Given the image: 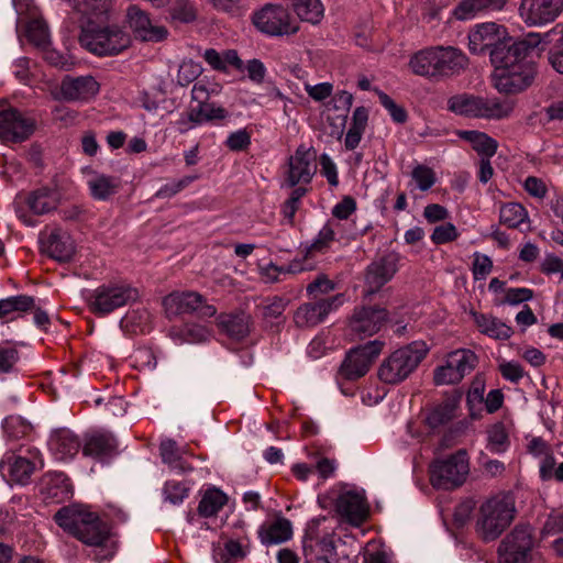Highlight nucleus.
<instances>
[{"instance_id": "39", "label": "nucleus", "mask_w": 563, "mask_h": 563, "mask_svg": "<svg viewBox=\"0 0 563 563\" xmlns=\"http://www.w3.org/2000/svg\"><path fill=\"white\" fill-rule=\"evenodd\" d=\"M228 503V497L218 488L207 489L198 505V514L209 518L216 516Z\"/></svg>"}, {"instance_id": "22", "label": "nucleus", "mask_w": 563, "mask_h": 563, "mask_svg": "<svg viewBox=\"0 0 563 563\" xmlns=\"http://www.w3.org/2000/svg\"><path fill=\"white\" fill-rule=\"evenodd\" d=\"M342 303L341 296L301 305L295 312L294 321L300 328L314 327Z\"/></svg>"}, {"instance_id": "13", "label": "nucleus", "mask_w": 563, "mask_h": 563, "mask_svg": "<svg viewBox=\"0 0 563 563\" xmlns=\"http://www.w3.org/2000/svg\"><path fill=\"white\" fill-rule=\"evenodd\" d=\"M163 306L169 319L191 313L199 318H210L217 313V308L207 303L197 291H174L164 298Z\"/></svg>"}, {"instance_id": "12", "label": "nucleus", "mask_w": 563, "mask_h": 563, "mask_svg": "<svg viewBox=\"0 0 563 563\" xmlns=\"http://www.w3.org/2000/svg\"><path fill=\"white\" fill-rule=\"evenodd\" d=\"M383 346L384 342L374 340L351 349L339 367L338 379L356 380L366 375Z\"/></svg>"}, {"instance_id": "11", "label": "nucleus", "mask_w": 563, "mask_h": 563, "mask_svg": "<svg viewBox=\"0 0 563 563\" xmlns=\"http://www.w3.org/2000/svg\"><path fill=\"white\" fill-rule=\"evenodd\" d=\"M470 473L468 456L465 450H459L445 460L435 461L430 466V482L439 489H452L461 486Z\"/></svg>"}, {"instance_id": "28", "label": "nucleus", "mask_w": 563, "mask_h": 563, "mask_svg": "<svg viewBox=\"0 0 563 563\" xmlns=\"http://www.w3.org/2000/svg\"><path fill=\"white\" fill-rule=\"evenodd\" d=\"M49 446L57 460L65 461L78 453L81 443L70 430L59 429L52 434Z\"/></svg>"}, {"instance_id": "8", "label": "nucleus", "mask_w": 563, "mask_h": 563, "mask_svg": "<svg viewBox=\"0 0 563 563\" xmlns=\"http://www.w3.org/2000/svg\"><path fill=\"white\" fill-rule=\"evenodd\" d=\"M96 22H87L81 24V33L79 35V43L89 52L99 55H118L130 46V36L118 27H103L95 26Z\"/></svg>"}, {"instance_id": "34", "label": "nucleus", "mask_w": 563, "mask_h": 563, "mask_svg": "<svg viewBox=\"0 0 563 563\" xmlns=\"http://www.w3.org/2000/svg\"><path fill=\"white\" fill-rule=\"evenodd\" d=\"M35 308V299L32 296L19 295L0 300V319L14 320L22 313Z\"/></svg>"}, {"instance_id": "46", "label": "nucleus", "mask_w": 563, "mask_h": 563, "mask_svg": "<svg viewBox=\"0 0 563 563\" xmlns=\"http://www.w3.org/2000/svg\"><path fill=\"white\" fill-rule=\"evenodd\" d=\"M509 446V438L505 426L501 422L493 424L487 430V449L492 453H503Z\"/></svg>"}, {"instance_id": "15", "label": "nucleus", "mask_w": 563, "mask_h": 563, "mask_svg": "<svg viewBox=\"0 0 563 563\" xmlns=\"http://www.w3.org/2000/svg\"><path fill=\"white\" fill-rule=\"evenodd\" d=\"M477 364V356L471 350H456L449 353L445 363L435 367L433 382L435 385L459 384Z\"/></svg>"}, {"instance_id": "26", "label": "nucleus", "mask_w": 563, "mask_h": 563, "mask_svg": "<svg viewBox=\"0 0 563 563\" xmlns=\"http://www.w3.org/2000/svg\"><path fill=\"white\" fill-rule=\"evenodd\" d=\"M43 253L58 262H68L75 253L74 243L68 234L54 229L46 238L41 239Z\"/></svg>"}, {"instance_id": "35", "label": "nucleus", "mask_w": 563, "mask_h": 563, "mask_svg": "<svg viewBox=\"0 0 563 563\" xmlns=\"http://www.w3.org/2000/svg\"><path fill=\"white\" fill-rule=\"evenodd\" d=\"M220 328L233 340H242L250 332V317L240 314H223L219 317Z\"/></svg>"}, {"instance_id": "41", "label": "nucleus", "mask_w": 563, "mask_h": 563, "mask_svg": "<svg viewBox=\"0 0 563 563\" xmlns=\"http://www.w3.org/2000/svg\"><path fill=\"white\" fill-rule=\"evenodd\" d=\"M499 222L509 229H518L529 222L528 211L518 202L504 203L499 210Z\"/></svg>"}, {"instance_id": "25", "label": "nucleus", "mask_w": 563, "mask_h": 563, "mask_svg": "<svg viewBox=\"0 0 563 563\" xmlns=\"http://www.w3.org/2000/svg\"><path fill=\"white\" fill-rule=\"evenodd\" d=\"M338 514L347 522L360 526L368 516L365 498L356 492L342 493L335 503Z\"/></svg>"}, {"instance_id": "42", "label": "nucleus", "mask_w": 563, "mask_h": 563, "mask_svg": "<svg viewBox=\"0 0 563 563\" xmlns=\"http://www.w3.org/2000/svg\"><path fill=\"white\" fill-rule=\"evenodd\" d=\"M463 136L465 140L471 142L473 148L482 155V158H490L496 154L498 143L486 133L478 131H465L463 132Z\"/></svg>"}, {"instance_id": "6", "label": "nucleus", "mask_w": 563, "mask_h": 563, "mask_svg": "<svg viewBox=\"0 0 563 563\" xmlns=\"http://www.w3.org/2000/svg\"><path fill=\"white\" fill-rule=\"evenodd\" d=\"M448 109L459 115L483 119L507 118L514 110L512 102L498 98H484L461 93L448 100Z\"/></svg>"}, {"instance_id": "31", "label": "nucleus", "mask_w": 563, "mask_h": 563, "mask_svg": "<svg viewBox=\"0 0 563 563\" xmlns=\"http://www.w3.org/2000/svg\"><path fill=\"white\" fill-rule=\"evenodd\" d=\"M87 22H102L111 7V0H67Z\"/></svg>"}, {"instance_id": "61", "label": "nucleus", "mask_w": 563, "mask_h": 563, "mask_svg": "<svg viewBox=\"0 0 563 563\" xmlns=\"http://www.w3.org/2000/svg\"><path fill=\"white\" fill-rule=\"evenodd\" d=\"M311 253L306 252L301 258H294L286 266H282L285 274H297L305 271H311L314 268V263L310 257Z\"/></svg>"}, {"instance_id": "47", "label": "nucleus", "mask_w": 563, "mask_h": 563, "mask_svg": "<svg viewBox=\"0 0 563 563\" xmlns=\"http://www.w3.org/2000/svg\"><path fill=\"white\" fill-rule=\"evenodd\" d=\"M26 36L30 42L38 47L49 44V32L46 22L42 19H33L27 23Z\"/></svg>"}, {"instance_id": "5", "label": "nucleus", "mask_w": 563, "mask_h": 563, "mask_svg": "<svg viewBox=\"0 0 563 563\" xmlns=\"http://www.w3.org/2000/svg\"><path fill=\"white\" fill-rule=\"evenodd\" d=\"M514 501L507 496H494L479 507L477 532L485 541L497 539L515 518Z\"/></svg>"}, {"instance_id": "30", "label": "nucleus", "mask_w": 563, "mask_h": 563, "mask_svg": "<svg viewBox=\"0 0 563 563\" xmlns=\"http://www.w3.org/2000/svg\"><path fill=\"white\" fill-rule=\"evenodd\" d=\"M258 537L265 545L286 542L292 537L291 522L286 518H277L274 522L262 526Z\"/></svg>"}, {"instance_id": "1", "label": "nucleus", "mask_w": 563, "mask_h": 563, "mask_svg": "<svg viewBox=\"0 0 563 563\" xmlns=\"http://www.w3.org/2000/svg\"><path fill=\"white\" fill-rule=\"evenodd\" d=\"M539 43V34L531 33L523 40L507 35L490 52V62L496 68L494 86L499 92L517 93L531 84L534 70L527 58Z\"/></svg>"}, {"instance_id": "17", "label": "nucleus", "mask_w": 563, "mask_h": 563, "mask_svg": "<svg viewBox=\"0 0 563 563\" xmlns=\"http://www.w3.org/2000/svg\"><path fill=\"white\" fill-rule=\"evenodd\" d=\"M129 25L136 40L158 43L167 38L168 30L153 20L136 5H130L126 11Z\"/></svg>"}, {"instance_id": "14", "label": "nucleus", "mask_w": 563, "mask_h": 563, "mask_svg": "<svg viewBox=\"0 0 563 563\" xmlns=\"http://www.w3.org/2000/svg\"><path fill=\"white\" fill-rule=\"evenodd\" d=\"M36 121L13 107L0 104V140L3 143H21L31 137Z\"/></svg>"}, {"instance_id": "56", "label": "nucleus", "mask_w": 563, "mask_h": 563, "mask_svg": "<svg viewBox=\"0 0 563 563\" xmlns=\"http://www.w3.org/2000/svg\"><path fill=\"white\" fill-rule=\"evenodd\" d=\"M19 351L9 344L0 345V373H10L19 361Z\"/></svg>"}, {"instance_id": "50", "label": "nucleus", "mask_w": 563, "mask_h": 563, "mask_svg": "<svg viewBox=\"0 0 563 563\" xmlns=\"http://www.w3.org/2000/svg\"><path fill=\"white\" fill-rule=\"evenodd\" d=\"M190 487L187 482L167 481L164 485V496L169 503L177 505L188 497Z\"/></svg>"}, {"instance_id": "29", "label": "nucleus", "mask_w": 563, "mask_h": 563, "mask_svg": "<svg viewBox=\"0 0 563 563\" xmlns=\"http://www.w3.org/2000/svg\"><path fill=\"white\" fill-rule=\"evenodd\" d=\"M509 0H463L454 9L457 20H468L481 13H492L505 8Z\"/></svg>"}, {"instance_id": "2", "label": "nucleus", "mask_w": 563, "mask_h": 563, "mask_svg": "<svg viewBox=\"0 0 563 563\" xmlns=\"http://www.w3.org/2000/svg\"><path fill=\"white\" fill-rule=\"evenodd\" d=\"M55 522L88 547H103L110 538V527L100 517L81 506L60 508L54 515Z\"/></svg>"}, {"instance_id": "55", "label": "nucleus", "mask_w": 563, "mask_h": 563, "mask_svg": "<svg viewBox=\"0 0 563 563\" xmlns=\"http://www.w3.org/2000/svg\"><path fill=\"white\" fill-rule=\"evenodd\" d=\"M412 178L422 191L429 190L435 183L434 172L424 165H417L411 173Z\"/></svg>"}, {"instance_id": "44", "label": "nucleus", "mask_w": 563, "mask_h": 563, "mask_svg": "<svg viewBox=\"0 0 563 563\" xmlns=\"http://www.w3.org/2000/svg\"><path fill=\"white\" fill-rule=\"evenodd\" d=\"M246 555L245 547L236 540H228L223 548L218 547L213 550V559L217 563H232L243 560Z\"/></svg>"}, {"instance_id": "53", "label": "nucleus", "mask_w": 563, "mask_h": 563, "mask_svg": "<svg viewBox=\"0 0 563 563\" xmlns=\"http://www.w3.org/2000/svg\"><path fill=\"white\" fill-rule=\"evenodd\" d=\"M373 90L377 93L379 102L389 112L395 122L405 123L407 121L408 115L404 107L398 106L387 93L378 88Z\"/></svg>"}, {"instance_id": "52", "label": "nucleus", "mask_w": 563, "mask_h": 563, "mask_svg": "<svg viewBox=\"0 0 563 563\" xmlns=\"http://www.w3.org/2000/svg\"><path fill=\"white\" fill-rule=\"evenodd\" d=\"M202 67L199 63L188 59L184 60L177 73V82L185 87L195 81L201 74Z\"/></svg>"}, {"instance_id": "9", "label": "nucleus", "mask_w": 563, "mask_h": 563, "mask_svg": "<svg viewBox=\"0 0 563 563\" xmlns=\"http://www.w3.org/2000/svg\"><path fill=\"white\" fill-rule=\"evenodd\" d=\"M139 291L125 283L102 284L93 289L87 299V305L95 316L103 317L115 309L136 301Z\"/></svg>"}, {"instance_id": "7", "label": "nucleus", "mask_w": 563, "mask_h": 563, "mask_svg": "<svg viewBox=\"0 0 563 563\" xmlns=\"http://www.w3.org/2000/svg\"><path fill=\"white\" fill-rule=\"evenodd\" d=\"M251 22L260 33L271 37L289 36L299 31V23L282 3L268 2L254 10Z\"/></svg>"}, {"instance_id": "62", "label": "nucleus", "mask_w": 563, "mask_h": 563, "mask_svg": "<svg viewBox=\"0 0 563 563\" xmlns=\"http://www.w3.org/2000/svg\"><path fill=\"white\" fill-rule=\"evenodd\" d=\"M251 144V135L246 130L233 132L227 139L225 145L231 151H243Z\"/></svg>"}, {"instance_id": "54", "label": "nucleus", "mask_w": 563, "mask_h": 563, "mask_svg": "<svg viewBox=\"0 0 563 563\" xmlns=\"http://www.w3.org/2000/svg\"><path fill=\"white\" fill-rule=\"evenodd\" d=\"M335 232L332 227L328 223L325 224L318 233L316 240L307 249L308 253L319 252L323 253L329 247L330 244L334 241Z\"/></svg>"}, {"instance_id": "51", "label": "nucleus", "mask_w": 563, "mask_h": 563, "mask_svg": "<svg viewBox=\"0 0 563 563\" xmlns=\"http://www.w3.org/2000/svg\"><path fill=\"white\" fill-rule=\"evenodd\" d=\"M221 89L222 87L218 82L201 79L194 85L191 98L198 103H202L208 101L210 96L219 95Z\"/></svg>"}, {"instance_id": "4", "label": "nucleus", "mask_w": 563, "mask_h": 563, "mask_svg": "<svg viewBox=\"0 0 563 563\" xmlns=\"http://www.w3.org/2000/svg\"><path fill=\"white\" fill-rule=\"evenodd\" d=\"M429 353L424 341H413L386 356L377 369L378 379L388 385H398L409 378Z\"/></svg>"}, {"instance_id": "59", "label": "nucleus", "mask_w": 563, "mask_h": 563, "mask_svg": "<svg viewBox=\"0 0 563 563\" xmlns=\"http://www.w3.org/2000/svg\"><path fill=\"white\" fill-rule=\"evenodd\" d=\"M493 269V261L489 256L479 253L474 254L473 275L475 279L485 278Z\"/></svg>"}, {"instance_id": "32", "label": "nucleus", "mask_w": 563, "mask_h": 563, "mask_svg": "<svg viewBox=\"0 0 563 563\" xmlns=\"http://www.w3.org/2000/svg\"><path fill=\"white\" fill-rule=\"evenodd\" d=\"M58 201V192L48 187L32 191L27 198V205L35 214H44L56 209Z\"/></svg>"}, {"instance_id": "48", "label": "nucleus", "mask_w": 563, "mask_h": 563, "mask_svg": "<svg viewBox=\"0 0 563 563\" xmlns=\"http://www.w3.org/2000/svg\"><path fill=\"white\" fill-rule=\"evenodd\" d=\"M168 12L173 21L180 23H190L197 18V11L188 0L173 1Z\"/></svg>"}, {"instance_id": "20", "label": "nucleus", "mask_w": 563, "mask_h": 563, "mask_svg": "<svg viewBox=\"0 0 563 563\" xmlns=\"http://www.w3.org/2000/svg\"><path fill=\"white\" fill-rule=\"evenodd\" d=\"M387 319L388 312L385 308H356L350 319V329L358 339H363L377 333Z\"/></svg>"}, {"instance_id": "27", "label": "nucleus", "mask_w": 563, "mask_h": 563, "mask_svg": "<svg viewBox=\"0 0 563 563\" xmlns=\"http://www.w3.org/2000/svg\"><path fill=\"white\" fill-rule=\"evenodd\" d=\"M118 443L111 433L95 432L88 434L82 445L85 456L106 459L117 453Z\"/></svg>"}, {"instance_id": "38", "label": "nucleus", "mask_w": 563, "mask_h": 563, "mask_svg": "<svg viewBox=\"0 0 563 563\" xmlns=\"http://www.w3.org/2000/svg\"><path fill=\"white\" fill-rule=\"evenodd\" d=\"M297 16L305 22L318 24L324 15L321 0H289Z\"/></svg>"}, {"instance_id": "10", "label": "nucleus", "mask_w": 563, "mask_h": 563, "mask_svg": "<svg viewBox=\"0 0 563 563\" xmlns=\"http://www.w3.org/2000/svg\"><path fill=\"white\" fill-rule=\"evenodd\" d=\"M536 538L533 528L519 523L507 533L498 547L499 563H530L534 556Z\"/></svg>"}, {"instance_id": "19", "label": "nucleus", "mask_w": 563, "mask_h": 563, "mask_svg": "<svg viewBox=\"0 0 563 563\" xmlns=\"http://www.w3.org/2000/svg\"><path fill=\"white\" fill-rule=\"evenodd\" d=\"M506 36L507 31L503 25L495 22L478 24L468 34L470 51L475 55L490 56V52L499 46Z\"/></svg>"}, {"instance_id": "63", "label": "nucleus", "mask_w": 563, "mask_h": 563, "mask_svg": "<svg viewBox=\"0 0 563 563\" xmlns=\"http://www.w3.org/2000/svg\"><path fill=\"white\" fill-rule=\"evenodd\" d=\"M356 210V202L351 196L344 197L332 209V214L336 219L346 220Z\"/></svg>"}, {"instance_id": "36", "label": "nucleus", "mask_w": 563, "mask_h": 563, "mask_svg": "<svg viewBox=\"0 0 563 563\" xmlns=\"http://www.w3.org/2000/svg\"><path fill=\"white\" fill-rule=\"evenodd\" d=\"M474 319L479 331L493 339L507 340L512 334V329L495 317L474 314Z\"/></svg>"}, {"instance_id": "37", "label": "nucleus", "mask_w": 563, "mask_h": 563, "mask_svg": "<svg viewBox=\"0 0 563 563\" xmlns=\"http://www.w3.org/2000/svg\"><path fill=\"white\" fill-rule=\"evenodd\" d=\"M368 121V110L365 107H357L352 115L351 126L345 135L344 144L350 151L357 147L362 140Z\"/></svg>"}, {"instance_id": "57", "label": "nucleus", "mask_w": 563, "mask_h": 563, "mask_svg": "<svg viewBox=\"0 0 563 563\" xmlns=\"http://www.w3.org/2000/svg\"><path fill=\"white\" fill-rule=\"evenodd\" d=\"M195 179L196 176H185L179 180L168 183L156 191L155 197L170 198L189 186Z\"/></svg>"}, {"instance_id": "40", "label": "nucleus", "mask_w": 563, "mask_h": 563, "mask_svg": "<svg viewBox=\"0 0 563 563\" xmlns=\"http://www.w3.org/2000/svg\"><path fill=\"white\" fill-rule=\"evenodd\" d=\"M91 196L97 200H107L117 191L120 187V180L117 177L96 175L88 181Z\"/></svg>"}, {"instance_id": "60", "label": "nucleus", "mask_w": 563, "mask_h": 563, "mask_svg": "<svg viewBox=\"0 0 563 563\" xmlns=\"http://www.w3.org/2000/svg\"><path fill=\"white\" fill-rule=\"evenodd\" d=\"M501 376L511 382L518 383L525 374L522 366L517 362H501L498 366Z\"/></svg>"}, {"instance_id": "16", "label": "nucleus", "mask_w": 563, "mask_h": 563, "mask_svg": "<svg viewBox=\"0 0 563 563\" xmlns=\"http://www.w3.org/2000/svg\"><path fill=\"white\" fill-rule=\"evenodd\" d=\"M519 15L528 26H542L563 12V0H521Z\"/></svg>"}, {"instance_id": "58", "label": "nucleus", "mask_w": 563, "mask_h": 563, "mask_svg": "<svg viewBox=\"0 0 563 563\" xmlns=\"http://www.w3.org/2000/svg\"><path fill=\"white\" fill-rule=\"evenodd\" d=\"M457 236L455 225L448 222L434 228L431 240L434 244H444L454 241Z\"/></svg>"}, {"instance_id": "43", "label": "nucleus", "mask_w": 563, "mask_h": 563, "mask_svg": "<svg viewBox=\"0 0 563 563\" xmlns=\"http://www.w3.org/2000/svg\"><path fill=\"white\" fill-rule=\"evenodd\" d=\"M172 335L183 343H201L209 340L211 333L201 324L188 323L179 329H173Z\"/></svg>"}, {"instance_id": "33", "label": "nucleus", "mask_w": 563, "mask_h": 563, "mask_svg": "<svg viewBox=\"0 0 563 563\" xmlns=\"http://www.w3.org/2000/svg\"><path fill=\"white\" fill-rule=\"evenodd\" d=\"M459 400L460 397L446 398L433 407L424 419L426 424L430 429L435 430L450 422L455 417Z\"/></svg>"}, {"instance_id": "23", "label": "nucleus", "mask_w": 563, "mask_h": 563, "mask_svg": "<svg viewBox=\"0 0 563 563\" xmlns=\"http://www.w3.org/2000/svg\"><path fill=\"white\" fill-rule=\"evenodd\" d=\"M397 269V257L395 254H388L372 262L367 266L365 274L368 292L374 294L378 291L394 277Z\"/></svg>"}, {"instance_id": "64", "label": "nucleus", "mask_w": 563, "mask_h": 563, "mask_svg": "<svg viewBox=\"0 0 563 563\" xmlns=\"http://www.w3.org/2000/svg\"><path fill=\"white\" fill-rule=\"evenodd\" d=\"M563 534V512L550 515L541 530V536Z\"/></svg>"}, {"instance_id": "49", "label": "nucleus", "mask_w": 563, "mask_h": 563, "mask_svg": "<svg viewBox=\"0 0 563 563\" xmlns=\"http://www.w3.org/2000/svg\"><path fill=\"white\" fill-rule=\"evenodd\" d=\"M3 430L8 439L18 440L29 434L32 430V426L21 417L11 416L5 418Z\"/></svg>"}, {"instance_id": "45", "label": "nucleus", "mask_w": 563, "mask_h": 563, "mask_svg": "<svg viewBox=\"0 0 563 563\" xmlns=\"http://www.w3.org/2000/svg\"><path fill=\"white\" fill-rule=\"evenodd\" d=\"M485 394V380L482 376L474 377L471 387L467 391L466 402L470 409L471 417L476 419L481 415L482 405Z\"/></svg>"}, {"instance_id": "24", "label": "nucleus", "mask_w": 563, "mask_h": 563, "mask_svg": "<svg viewBox=\"0 0 563 563\" xmlns=\"http://www.w3.org/2000/svg\"><path fill=\"white\" fill-rule=\"evenodd\" d=\"M99 91V84L91 76H66L59 87L60 97L66 101H85L95 97Z\"/></svg>"}, {"instance_id": "18", "label": "nucleus", "mask_w": 563, "mask_h": 563, "mask_svg": "<svg viewBox=\"0 0 563 563\" xmlns=\"http://www.w3.org/2000/svg\"><path fill=\"white\" fill-rule=\"evenodd\" d=\"M29 456L11 454L1 462L0 468L3 476H8L12 483L24 485L34 473L37 464L43 466V462L37 449H29Z\"/></svg>"}, {"instance_id": "3", "label": "nucleus", "mask_w": 563, "mask_h": 563, "mask_svg": "<svg viewBox=\"0 0 563 563\" xmlns=\"http://www.w3.org/2000/svg\"><path fill=\"white\" fill-rule=\"evenodd\" d=\"M465 56L452 46L429 47L416 53L409 62L413 74L439 80L464 68Z\"/></svg>"}, {"instance_id": "21", "label": "nucleus", "mask_w": 563, "mask_h": 563, "mask_svg": "<svg viewBox=\"0 0 563 563\" xmlns=\"http://www.w3.org/2000/svg\"><path fill=\"white\" fill-rule=\"evenodd\" d=\"M314 153L305 145H299L288 159L287 185L295 187L299 183L308 184L316 173Z\"/></svg>"}]
</instances>
